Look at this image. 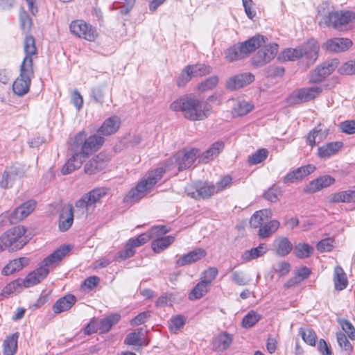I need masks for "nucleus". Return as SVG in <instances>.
<instances>
[{"label": "nucleus", "instance_id": "nucleus-1", "mask_svg": "<svg viewBox=\"0 0 355 355\" xmlns=\"http://www.w3.org/2000/svg\"><path fill=\"white\" fill-rule=\"evenodd\" d=\"M198 155L199 150L197 148L178 152L166 162L164 168H157L141 179L137 186L125 195L123 198L124 202L133 203L139 201L151 190L166 171L171 170L175 166H178L179 171L185 170L192 166Z\"/></svg>", "mask_w": 355, "mask_h": 355}, {"label": "nucleus", "instance_id": "nucleus-2", "mask_svg": "<svg viewBox=\"0 0 355 355\" xmlns=\"http://www.w3.org/2000/svg\"><path fill=\"white\" fill-rule=\"evenodd\" d=\"M24 51L25 57L20 65V74L12 85L13 92L20 96L28 92L31 79L34 76L33 57L37 54V48L33 37H26L24 41Z\"/></svg>", "mask_w": 355, "mask_h": 355}, {"label": "nucleus", "instance_id": "nucleus-3", "mask_svg": "<svg viewBox=\"0 0 355 355\" xmlns=\"http://www.w3.org/2000/svg\"><path fill=\"white\" fill-rule=\"evenodd\" d=\"M170 108L174 112H181L183 116L191 121H202L207 119L211 114V106L202 103L199 99L184 96L173 101Z\"/></svg>", "mask_w": 355, "mask_h": 355}, {"label": "nucleus", "instance_id": "nucleus-4", "mask_svg": "<svg viewBox=\"0 0 355 355\" xmlns=\"http://www.w3.org/2000/svg\"><path fill=\"white\" fill-rule=\"evenodd\" d=\"M69 251L70 248L68 245H62L55 250L41 262L37 269L30 272L25 279H22L23 286L28 288L35 286L45 279L50 269L54 268Z\"/></svg>", "mask_w": 355, "mask_h": 355}, {"label": "nucleus", "instance_id": "nucleus-5", "mask_svg": "<svg viewBox=\"0 0 355 355\" xmlns=\"http://www.w3.org/2000/svg\"><path fill=\"white\" fill-rule=\"evenodd\" d=\"M105 139L103 137L93 135L87 137L85 131L77 133L71 145L72 152H77L85 159L87 157L97 151L103 144Z\"/></svg>", "mask_w": 355, "mask_h": 355}, {"label": "nucleus", "instance_id": "nucleus-6", "mask_svg": "<svg viewBox=\"0 0 355 355\" xmlns=\"http://www.w3.org/2000/svg\"><path fill=\"white\" fill-rule=\"evenodd\" d=\"M320 46L318 42L311 39L303 45L296 48H289L282 52L284 60L295 61L305 58L308 63L313 64L318 57Z\"/></svg>", "mask_w": 355, "mask_h": 355}, {"label": "nucleus", "instance_id": "nucleus-7", "mask_svg": "<svg viewBox=\"0 0 355 355\" xmlns=\"http://www.w3.org/2000/svg\"><path fill=\"white\" fill-rule=\"evenodd\" d=\"M108 191L109 189L106 187L94 189L77 200L75 204L76 207L81 215L87 216L94 209L96 204L101 202V199L107 194Z\"/></svg>", "mask_w": 355, "mask_h": 355}, {"label": "nucleus", "instance_id": "nucleus-8", "mask_svg": "<svg viewBox=\"0 0 355 355\" xmlns=\"http://www.w3.org/2000/svg\"><path fill=\"white\" fill-rule=\"evenodd\" d=\"M25 233L26 230L22 226L8 230L0 236L1 249L12 251L21 249L26 243Z\"/></svg>", "mask_w": 355, "mask_h": 355}, {"label": "nucleus", "instance_id": "nucleus-9", "mask_svg": "<svg viewBox=\"0 0 355 355\" xmlns=\"http://www.w3.org/2000/svg\"><path fill=\"white\" fill-rule=\"evenodd\" d=\"M185 193L195 200L207 199L216 193V187L208 182H196L185 187Z\"/></svg>", "mask_w": 355, "mask_h": 355}, {"label": "nucleus", "instance_id": "nucleus-10", "mask_svg": "<svg viewBox=\"0 0 355 355\" xmlns=\"http://www.w3.org/2000/svg\"><path fill=\"white\" fill-rule=\"evenodd\" d=\"M322 91V87L318 86L297 89L289 95L287 102L291 105L307 102L318 96Z\"/></svg>", "mask_w": 355, "mask_h": 355}, {"label": "nucleus", "instance_id": "nucleus-11", "mask_svg": "<svg viewBox=\"0 0 355 355\" xmlns=\"http://www.w3.org/2000/svg\"><path fill=\"white\" fill-rule=\"evenodd\" d=\"M70 31L76 37L94 42L98 36L96 29L83 20L73 21L69 26Z\"/></svg>", "mask_w": 355, "mask_h": 355}, {"label": "nucleus", "instance_id": "nucleus-12", "mask_svg": "<svg viewBox=\"0 0 355 355\" xmlns=\"http://www.w3.org/2000/svg\"><path fill=\"white\" fill-rule=\"evenodd\" d=\"M278 52V45L276 43H272L268 45H264L259 47L257 53L252 59V64L256 67H261L270 62L277 55Z\"/></svg>", "mask_w": 355, "mask_h": 355}, {"label": "nucleus", "instance_id": "nucleus-13", "mask_svg": "<svg viewBox=\"0 0 355 355\" xmlns=\"http://www.w3.org/2000/svg\"><path fill=\"white\" fill-rule=\"evenodd\" d=\"M352 15L353 13L351 12L335 11L329 12L323 20L326 26L340 29L350 21Z\"/></svg>", "mask_w": 355, "mask_h": 355}, {"label": "nucleus", "instance_id": "nucleus-14", "mask_svg": "<svg viewBox=\"0 0 355 355\" xmlns=\"http://www.w3.org/2000/svg\"><path fill=\"white\" fill-rule=\"evenodd\" d=\"M254 80V76L251 73H242L230 77L226 81V88L231 91L241 89Z\"/></svg>", "mask_w": 355, "mask_h": 355}, {"label": "nucleus", "instance_id": "nucleus-15", "mask_svg": "<svg viewBox=\"0 0 355 355\" xmlns=\"http://www.w3.org/2000/svg\"><path fill=\"white\" fill-rule=\"evenodd\" d=\"M35 201L28 200L17 207L8 216L10 223L15 224L28 216L35 208Z\"/></svg>", "mask_w": 355, "mask_h": 355}, {"label": "nucleus", "instance_id": "nucleus-16", "mask_svg": "<svg viewBox=\"0 0 355 355\" xmlns=\"http://www.w3.org/2000/svg\"><path fill=\"white\" fill-rule=\"evenodd\" d=\"M267 38L261 35H256L248 40L239 43L241 53L243 58L248 56L251 53L254 52L257 49L261 47L266 43Z\"/></svg>", "mask_w": 355, "mask_h": 355}, {"label": "nucleus", "instance_id": "nucleus-17", "mask_svg": "<svg viewBox=\"0 0 355 355\" xmlns=\"http://www.w3.org/2000/svg\"><path fill=\"white\" fill-rule=\"evenodd\" d=\"M352 45V42L347 38H333L327 40L322 44V49L325 51L334 53H339L347 51Z\"/></svg>", "mask_w": 355, "mask_h": 355}, {"label": "nucleus", "instance_id": "nucleus-18", "mask_svg": "<svg viewBox=\"0 0 355 355\" xmlns=\"http://www.w3.org/2000/svg\"><path fill=\"white\" fill-rule=\"evenodd\" d=\"M336 64V62L332 60L318 66L311 75L310 81L314 83L322 82L334 71Z\"/></svg>", "mask_w": 355, "mask_h": 355}, {"label": "nucleus", "instance_id": "nucleus-19", "mask_svg": "<svg viewBox=\"0 0 355 355\" xmlns=\"http://www.w3.org/2000/svg\"><path fill=\"white\" fill-rule=\"evenodd\" d=\"M207 254L206 251L202 248H197L190 252L183 254L175 262L178 267H182L196 262Z\"/></svg>", "mask_w": 355, "mask_h": 355}, {"label": "nucleus", "instance_id": "nucleus-20", "mask_svg": "<svg viewBox=\"0 0 355 355\" xmlns=\"http://www.w3.org/2000/svg\"><path fill=\"white\" fill-rule=\"evenodd\" d=\"M107 160L105 154L99 153L86 163L85 172L87 174L92 175L101 171L105 167Z\"/></svg>", "mask_w": 355, "mask_h": 355}, {"label": "nucleus", "instance_id": "nucleus-21", "mask_svg": "<svg viewBox=\"0 0 355 355\" xmlns=\"http://www.w3.org/2000/svg\"><path fill=\"white\" fill-rule=\"evenodd\" d=\"M334 182L335 179L331 175H323L311 181L306 187L304 191L308 193H315L323 188L329 187L334 184Z\"/></svg>", "mask_w": 355, "mask_h": 355}, {"label": "nucleus", "instance_id": "nucleus-22", "mask_svg": "<svg viewBox=\"0 0 355 355\" xmlns=\"http://www.w3.org/2000/svg\"><path fill=\"white\" fill-rule=\"evenodd\" d=\"M73 221V209L71 205L64 206L59 217V228L61 231L68 230Z\"/></svg>", "mask_w": 355, "mask_h": 355}, {"label": "nucleus", "instance_id": "nucleus-23", "mask_svg": "<svg viewBox=\"0 0 355 355\" xmlns=\"http://www.w3.org/2000/svg\"><path fill=\"white\" fill-rule=\"evenodd\" d=\"M343 146L341 141L327 143L318 149V155L322 159H327L336 155Z\"/></svg>", "mask_w": 355, "mask_h": 355}, {"label": "nucleus", "instance_id": "nucleus-24", "mask_svg": "<svg viewBox=\"0 0 355 355\" xmlns=\"http://www.w3.org/2000/svg\"><path fill=\"white\" fill-rule=\"evenodd\" d=\"M76 298L73 295L68 294L58 299L53 306L55 313H60L70 309L76 303Z\"/></svg>", "mask_w": 355, "mask_h": 355}, {"label": "nucleus", "instance_id": "nucleus-25", "mask_svg": "<svg viewBox=\"0 0 355 355\" xmlns=\"http://www.w3.org/2000/svg\"><path fill=\"white\" fill-rule=\"evenodd\" d=\"M232 341V335L223 332L213 339V347L216 351L223 352L230 347Z\"/></svg>", "mask_w": 355, "mask_h": 355}, {"label": "nucleus", "instance_id": "nucleus-26", "mask_svg": "<svg viewBox=\"0 0 355 355\" xmlns=\"http://www.w3.org/2000/svg\"><path fill=\"white\" fill-rule=\"evenodd\" d=\"M121 121L118 116H113L107 119L98 129V132L103 135L115 133L120 127Z\"/></svg>", "mask_w": 355, "mask_h": 355}, {"label": "nucleus", "instance_id": "nucleus-27", "mask_svg": "<svg viewBox=\"0 0 355 355\" xmlns=\"http://www.w3.org/2000/svg\"><path fill=\"white\" fill-rule=\"evenodd\" d=\"M225 146L222 141L214 142L205 152L200 157V162L208 163L209 161L216 158L223 150Z\"/></svg>", "mask_w": 355, "mask_h": 355}, {"label": "nucleus", "instance_id": "nucleus-28", "mask_svg": "<svg viewBox=\"0 0 355 355\" xmlns=\"http://www.w3.org/2000/svg\"><path fill=\"white\" fill-rule=\"evenodd\" d=\"M73 154L70 159L64 164L61 169V173L63 175H67L76 169L79 168L83 162L85 161V159L78 153L77 152H73Z\"/></svg>", "mask_w": 355, "mask_h": 355}, {"label": "nucleus", "instance_id": "nucleus-29", "mask_svg": "<svg viewBox=\"0 0 355 355\" xmlns=\"http://www.w3.org/2000/svg\"><path fill=\"white\" fill-rule=\"evenodd\" d=\"M19 178L20 176L16 168H7L2 174L0 187L3 189L10 188Z\"/></svg>", "mask_w": 355, "mask_h": 355}, {"label": "nucleus", "instance_id": "nucleus-30", "mask_svg": "<svg viewBox=\"0 0 355 355\" xmlns=\"http://www.w3.org/2000/svg\"><path fill=\"white\" fill-rule=\"evenodd\" d=\"M275 252L280 257L288 255L293 250V244L286 237H278L274 241Z\"/></svg>", "mask_w": 355, "mask_h": 355}, {"label": "nucleus", "instance_id": "nucleus-31", "mask_svg": "<svg viewBox=\"0 0 355 355\" xmlns=\"http://www.w3.org/2000/svg\"><path fill=\"white\" fill-rule=\"evenodd\" d=\"M268 249L266 244L261 243L257 248H252L250 250L244 251L241 255V259L244 261L248 262L262 257L268 252Z\"/></svg>", "mask_w": 355, "mask_h": 355}, {"label": "nucleus", "instance_id": "nucleus-32", "mask_svg": "<svg viewBox=\"0 0 355 355\" xmlns=\"http://www.w3.org/2000/svg\"><path fill=\"white\" fill-rule=\"evenodd\" d=\"M28 259L21 257L15 259L10 261L2 270V274L4 275H10L17 271L21 270L25 266L28 265Z\"/></svg>", "mask_w": 355, "mask_h": 355}, {"label": "nucleus", "instance_id": "nucleus-33", "mask_svg": "<svg viewBox=\"0 0 355 355\" xmlns=\"http://www.w3.org/2000/svg\"><path fill=\"white\" fill-rule=\"evenodd\" d=\"M329 202H355V191L347 190L331 194L329 197Z\"/></svg>", "mask_w": 355, "mask_h": 355}, {"label": "nucleus", "instance_id": "nucleus-34", "mask_svg": "<svg viewBox=\"0 0 355 355\" xmlns=\"http://www.w3.org/2000/svg\"><path fill=\"white\" fill-rule=\"evenodd\" d=\"M334 283L335 289L337 291H343L348 285L346 274L340 266H336L334 269Z\"/></svg>", "mask_w": 355, "mask_h": 355}, {"label": "nucleus", "instance_id": "nucleus-35", "mask_svg": "<svg viewBox=\"0 0 355 355\" xmlns=\"http://www.w3.org/2000/svg\"><path fill=\"white\" fill-rule=\"evenodd\" d=\"M143 328H140L137 331H134L128 334L124 340L125 344L128 345H133L141 347L143 345H147L148 341L143 342Z\"/></svg>", "mask_w": 355, "mask_h": 355}, {"label": "nucleus", "instance_id": "nucleus-36", "mask_svg": "<svg viewBox=\"0 0 355 355\" xmlns=\"http://www.w3.org/2000/svg\"><path fill=\"white\" fill-rule=\"evenodd\" d=\"M174 241L175 237L173 236L157 238L152 242L151 247L155 252L159 253L171 245Z\"/></svg>", "mask_w": 355, "mask_h": 355}, {"label": "nucleus", "instance_id": "nucleus-37", "mask_svg": "<svg viewBox=\"0 0 355 355\" xmlns=\"http://www.w3.org/2000/svg\"><path fill=\"white\" fill-rule=\"evenodd\" d=\"M108 92L107 83L99 84L92 89L91 97L95 103L103 105V98Z\"/></svg>", "mask_w": 355, "mask_h": 355}, {"label": "nucleus", "instance_id": "nucleus-38", "mask_svg": "<svg viewBox=\"0 0 355 355\" xmlns=\"http://www.w3.org/2000/svg\"><path fill=\"white\" fill-rule=\"evenodd\" d=\"M19 333L8 336L3 343V355H14L17 349Z\"/></svg>", "mask_w": 355, "mask_h": 355}, {"label": "nucleus", "instance_id": "nucleus-39", "mask_svg": "<svg viewBox=\"0 0 355 355\" xmlns=\"http://www.w3.org/2000/svg\"><path fill=\"white\" fill-rule=\"evenodd\" d=\"M209 286L200 280L189 293V299L191 300L200 299L209 292Z\"/></svg>", "mask_w": 355, "mask_h": 355}, {"label": "nucleus", "instance_id": "nucleus-40", "mask_svg": "<svg viewBox=\"0 0 355 355\" xmlns=\"http://www.w3.org/2000/svg\"><path fill=\"white\" fill-rule=\"evenodd\" d=\"M279 227V222L277 220H270L261 226L258 232V235L261 239L270 236Z\"/></svg>", "mask_w": 355, "mask_h": 355}, {"label": "nucleus", "instance_id": "nucleus-41", "mask_svg": "<svg viewBox=\"0 0 355 355\" xmlns=\"http://www.w3.org/2000/svg\"><path fill=\"white\" fill-rule=\"evenodd\" d=\"M271 215L270 210L263 209L256 211L250 220V226L254 228L261 227L265 222V218Z\"/></svg>", "mask_w": 355, "mask_h": 355}, {"label": "nucleus", "instance_id": "nucleus-42", "mask_svg": "<svg viewBox=\"0 0 355 355\" xmlns=\"http://www.w3.org/2000/svg\"><path fill=\"white\" fill-rule=\"evenodd\" d=\"M313 248L305 243H299L294 248V254L299 259L309 257L313 252Z\"/></svg>", "mask_w": 355, "mask_h": 355}, {"label": "nucleus", "instance_id": "nucleus-43", "mask_svg": "<svg viewBox=\"0 0 355 355\" xmlns=\"http://www.w3.org/2000/svg\"><path fill=\"white\" fill-rule=\"evenodd\" d=\"M254 108V105L246 101H238L234 105L233 112L237 116H244Z\"/></svg>", "mask_w": 355, "mask_h": 355}, {"label": "nucleus", "instance_id": "nucleus-44", "mask_svg": "<svg viewBox=\"0 0 355 355\" xmlns=\"http://www.w3.org/2000/svg\"><path fill=\"white\" fill-rule=\"evenodd\" d=\"M194 77L207 75L211 72V67L204 64H189Z\"/></svg>", "mask_w": 355, "mask_h": 355}, {"label": "nucleus", "instance_id": "nucleus-45", "mask_svg": "<svg viewBox=\"0 0 355 355\" xmlns=\"http://www.w3.org/2000/svg\"><path fill=\"white\" fill-rule=\"evenodd\" d=\"M261 318V315L258 314L254 311H250L243 318L242 325L244 328H250L259 322Z\"/></svg>", "mask_w": 355, "mask_h": 355}, {"label": "nucleus", "instance_id": "nucleus-46", "mask_svg": "<svg viewBox=\"0 0 355 355\" xmlns=\"http://www.w3.org/2000/svg\"><path fill=\"white\" fill-rule=\"evenodd\" d=\"M192 73H193L191 72V69L189 68V66H186L182 70L180 74L177 78V85L180 87L186 85L191 80L192 78H194Z\"/></svg>", "mask_w": 355, "mask_h": 355}, {"label": "nucleus", "instance_id": "nucleus-47", "mask_svg": "<svg viewBox=\"0 0 355 355\" xmlns=\"http://www.w3.org/2000/svg\"><path fill=\"white\" fill-rule=\"evenodd\" d=\"M225 56L229 62H233L244 58L243 55L241 53V49L239 44L234 45L227 49L225 52Z\"/></svg>", "mask_w": 355, "mask_h": 355}, {"label": "nucleus", "instance_id": "nucleus-48", "mask_svg": "<svg viewBox=\"0 0 355 355\" xmlns=\"http://www.w3.org/2000/svg\"><path fill=\"white\" fill-rule=\"evenodd\" d=\"M218 270L216 267H209L201 273V281L211 286V282L216 278Z\"/></svg>", "mask_w": 355, "mask_h": 355}, {"label": "nucleus", "instance_id": "nucleus-49", "mask_svg": "<svg viewBox=\"0 0 355 355\" xmlns=\"http://www.w3.org/2000/svg\"><path fill=\"white\" fill-rule=\"evenodd\" d=\"M268 155L267 149L261 148L257 150L254 154L248 158V162L250 164H257L265 160Z\"/></svg>", "mask_w": 355, "mask_h": 355}, {"label": "nucleus", "instance_id": "nucleus-50", "mask_svg": "<svg viewBox=\"0 0 355 355\" xmlns=\"http://www.w3.org/2000/svg\"><path fill=\"white\" fill-rule=\"evenodd\" d=\"M185 321L186 318L182 315H178L172 318L169 323V329L171 331L176 333L184 327Z\"/></svg>", "mask_w": 355, "mask_h": 355}, {"label": "nucleus", "instance_id": "nucleus-51", "mask_svg": "<svg viewBox=\"0 0 355 355\" xmlns=\"http://www.w3.org/2000/svg\"><path fill=\"white\" fill-rule=\"evenodd\" d=\"M218 83L217 76H211L198 85V90L205 92L214 88Z\"/></svg>", "mask_w": 355, "mask_h": 355}, {"label": "nucleus", "instance_id": "nucleus-52", "mask_svg": "<svg viewBox=\"0 0 355 355\" xmlns=\"http://www.w3.org/2000/svg\"><path fill=\"white\" fill-rule=\"evenodd\" d=\"M231 280L239 286L247 285L250 282V279L245 275V273L239 270L234 271L232 273Z\"/></svg>", "mask_w": 355, "mask_h": 355}, {"label": "nucleus", "instance_id": "nucleus-53", "mask_svg": "<svg viewBox=\"0 0 355 355\" xmlns=\"http://www.w3.org/2000/svg\"><path fill=\"white\" fill-rule=\"evenodd\" d=\"M300 334L306 343L311 346L315 345L317 336L313 330L311 329H302L300 330Z\"/></svg>", "mask_w": 355, "mask_h": 355}, {"label": "nucleus", "instance_id": "nucleus-54", "mask_svg": "<svg viewBox=\"0 0 355 355\" xmlns=\"http://www.w3.org/2000/svg\"><path fill=\"white\" fill-rule=\"evenodd\" d=\"M280 192L278 187L272 185L263 193V198L271 202H276L279 200Z\"/></svg>", "mask_w": 355, "mask_h": 355}, {"label": "nucleus", "instance_id": "nucleus-55", "mask_svg": "<svg viewBox=\"0 0 355 355\" xmlns=\"http://www.w3.org/2000/svg\"><path fill=\"white\" fill-rule=\"evenodd\" d=\"M337 342L339 346L347 352H352L353 351V346L348 340L346 335L343 332H338L336 334Z\"/></svg>", "mask_w": 355, "mask_h": 355}, {"label": "nucleus", "instance_id": "nucleus-56", "mask_svg": "<svg viewBox=\"0 0 355 355\" xmlns=\"http://www.w3.org/2000/svg\"><path fill=\"white\" fill-rule=\"evenodd\" d=\"M22 279H16L10 284H8L3 290V293L5 294H10L13 292H19L22 289V288H24L22 285Z\"/></svg>", "mask_w": 355, "mask_h": 355}, {"label": "nucleus", "instance_id": "nucleus-57", "mask_svg": "<svg viewBox=\"0 0 355 355\" xmlns=\"http://www.w3.org/2000/svg\"><path fill=\"white\" fill-rule=\"evenodd\" d=\"M21 27L24 32L28 33L31 28L32 21L30 16L26 12L23 11L20 12L19 15Z\"/></svg>", "mask_w": 355, "mask_h": 355}, {"label": "nucleus", "instance_id": "nucleus-58", "mask_svg": "<svg viewBox=\"0 0 355 355\" xmlns=\"http://www.w3.org/2000/svg\"><path fill=\"white\" fill-rule=\"evenodd\" d=\"M315 170V166L313 164H307L295 169L299 178L302 180L309 174L312 173Z\"/></svg>", "mask_w": 355, "mask_h": 355}, {"label": "nucleus", "instance_id": "nucleus-59", "mask_svg": "<svg viewBox=\"0 0 355 355\" xmlns=\"http://www.w3.org/2000/svg\"><path fill=\"white\" fill-rule=\"evenodd\" d=\"M150 317V311H144L140 313L137 316H135L131 321L130 324L132 327L139 326L145 323L147 320Z\"/></svg>", "mask_w": 355, "mask_h": 355}, {"label": "nucleus", "instance_id": "nucleus-60", "mask_svg": "<svg viewBox=\"0 0 355 355\" xmlns=\"http://www.w3.org/2000/svg\"><path fill=\"white\" fill-rule=\"evenodd\" d=\"M339 72L345 75L355 74V60L344 63L339 69Z\"/></svg>", "mask_w": 355, "mask_h": 355}, {"label": "nucleus", "instance_id": "nucleus-61", "mask_svg": "<svg viewBox=\"0 0 355 355\" xmlns=\"http://www.w3.org/2000/svg\"><path fill=\"white\" fill-rule=\"evenodd\" d=\"M339 128L341 131L348 135H352L355 133V121L348 120L345 121L340 123Z\"/></svg>", "mask_w": 355, "mask_h": 355}, {"label": "nucleus", "instance_id": "nucleus-62", "mask_svg": "<svg viewBox=\"0 0 355 355\" xmlns=\"http://www.w3.org/2000/svg\"><path fill=\"white\" fill-rule=\"evenodd\" d=\"M333 243L334 240L330 238H327L325 239H323L318 242L317 244V249L318 251L323 252H329L333 248Z\"/></svg>", "mask_w": 355, "mask_h": 355}, {"label": "nucleus", "instance_id": "nucleus-63", "mask_svg": "<svg viewBox=\"0 0 355 355\" xmlns=\"http://www.w3.org/2000/svg\"><path fill=\"white\" fill-rule=\"evenodd\" d=\"M232 178L230 175H225L216 182V193L225 190L232 184Z\"/></svg>", "mask_w": 355, "mask_h": 355}, {"label": "nucleus", "instance_id": "nucleus-64", "mask_svg": "<svg viewBox=\"0 0 355 355\" xmlns=\"http://www.w3.org/2000/svg\"><path fill=\"white\" fill-rule=\"evenodd\" d=\"M343 330L348 335L349 338L352 340L355 339V328L352 324L347 320H343L340 322Z\"/></svg>", "mask_w": 355, "mask_h": 355}]
</instances>
